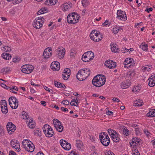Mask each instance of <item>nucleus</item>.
<instances>
[{"label":"nucleus","mask_w":155,"mask_h":155,"mask_svg":"<svg viewBox=\"0 0 155 155\" xmlns=\"http://www.w3.org/2000/svg\"><path fill=\"white\" fill-rule=\"evenodd\" d=\"M10 144L13 148L15 149V150L18 152L20 151V146L18 141L15 140H12L10 143Z\"/></svg>","instance_id":"nucleus-11"},{"label":"nucleus","mask_w":155,"mask_h":155,"mask_svg":"<svg viewBox=\"0 0 155 155\" xmlns=\"http://www.w3.org/2000/svg\"><path fill=\"white\" fill-rule=\"evenodd\" d=\"M76 144L77 148L79 150L81 148L83 145V143L80 140H77L76 141Z\"/></svg>","instance_id":"nucleus-33"},{"label":"nucleus","mask_w":155,"mask_h":155,"mask_svg":"<svg viewBox=\"0 0 155 155\" xmlns=\"http://www.w3.org/2000/svg\"><path fill=\"white\" fill-rule=\"evenodd\" d=\"M134 142L135 143H137V145H140V139H138V138L135 137L133 138L132 139V140H134Z\"/></svg>","instance_id":"nucleus-44"},{"label":"nucleus","mask_w":155,"mask_h":155,"mask_svg":"<svg viewBox=\"0 0 155 155\" xmlns=\"http://www.w3.org/2000/svg\"><path fill=\"white\" fill-rule=\"evenodd\" d=\"M5 106H7L6 102L5 100H2L1 102V107H3Z\"/></svg>","instance_id":"nucleus-49"},{"label":"nucleus","mask_w":155,"mask_h":155,"mask_svg":"<svg viewBox=\"0 0 155 155\" xmlns=\"http://www.w3.org/2000/svg\"><path fill=\"white\" fill-rule=\"evenodd\" d=\"M136 74V71L134 69L128 71L126 75V76L128 78H130V79L134 77Z\"/></svg>","instance_id":"nucleus-22"},{"label":"nucleus","mask_w":155,"mask_h":155,"mask_svg":"<svg viewBox=\"0 0 155 155\" xmlns=\"http://www.w3.org/2000/svg\"><path fill=\"white\" fill-rule=\"evenodd\" d=\"M106 81L105 76L98 75L95 76L93 79L92 83L94 86L99 87L104 85Z\"/></svg>","instance_id":"nucleus-1"},{"label":"nucleus","mask_w":155,"mask_h":155,"mask_svg":"<svg viewBox=\"0 0 155 155\" xmlns=\"http://www.w3.org/2000/svg\"><path fill=\"white\" fill-rule=\"evenodd\" d=\"M26 123L28 124V126L30 128H33L35 126V122L33 121L32 119L31 118L27 119L26 120Z\"/></svg>","instance_id":"nucleus-19"},{"label":"nucleus","mask_w":155,"mask_h":155,"mask_svg":"<svg viewBox=\"0 0 155 155\" xmlns=\"http://www.w3.org/2000/svg\"><path fill=\"white\" fill-rule=\"evenodd\" d=\"M108 137H109L108 135H106L105 136L102 135H99V138L101 142L105 139V138H107Z\"/></svg>","instance_id":"nucleus-48"},{"label":"nucleus","mask_w":155,"mask_h":155,"mask_svg":"<svg viewBox=\"0 0 155 155\" xmlns=\"http://www.w3.org/2000/svg\"><path fill=\"white\" fill-rule=\"evenodd\" d=\"M47 9L45 8H42L40 10L38 11L37 12L38 15L43 14L46 12Z\"/></svg>","instance_id":"nucleus-41"},{"label":"nucleus","mask_w":155,"mask_h":155,"mask_svg":"<svg viewBox=\"0 0 155 155\" xmlns=\"http://www.w3.org/2000/svg\"><path fill=\"white\" fill-rule=\"evenodd\" d=\"M59 63L57 61L52 62L51 64V68L54 71H58L60 69Z\"/></svg>","instance_id":"nucleus-17"},{"label":"nucleus","mask_w":155,"mask_h":155,"mask_svg":"<svg viewBox=\"0 0 155 155\" xmlns=\"http://www.w3.org/2000/svg\"><path fill=\"white\" fill-rule=\"evenodd\" d=\"M143 103L142 100H138L134 101V105L135 106H141L142 105Z\"/></svg>","instance_id":"nucleus-30"},{"label":"nucleus","mask_w":155,"mask_h":155,"mask_svg":"<svg viewBox=\"0 0 155 155\" xmlns=\"http://www.w3.org/2000/svg\"><path fill=\"white\" fill-rule=\"evenodd\" d=\"M104 65L110 69H113L116 66V63L112 60H108L105 62Z\"/></svg>","instance_id":"nucleus-14"},{"label":"nucleus","mask_w":155,"mask_h":155,"mask_svg":"<svg viewBox=\"0 0 155 155\" xmlns=\"http://www.w3.org/2000/svg\"><path fill=\"white\" fill-rule=\"evenodd\" d=\"M31 143V142L27 139L24 140L22 142L23 146L25 149L26 147H27L28 144H30Z\"/></svg>","instance_id":"nucleus-31"},{"label":"nucleus","mask_w":155,"mask_h":155,"mask_svg":"<svg viewBox=\"0 0 155 155\" xmlns=\"http://www.w3.org/2000/svg\"><path fill=\"white\" fill-rule=\"evenodd\" d=\"M147 115L150 117H155V109L150 110L149 112L147 114Z\"/></svg>","instance_id":"nucleus-35"},{"label":"nucleus","mask_w":155,"mask_h":155,"mask_svg":"<svg viewBox=\"0 0 155 155\" xmlns=\"http://www.w3.org/2000/svg\"><path fill=\"white\" fill-rule=\"evenodd\" d=\"M111 138L113 141L116 143L119 142L120 139L119 135L117 133H115L114 135Z\"/></svg>","instance_id":"nucleus-24"},{"label":"nucleus","mask_w":155,"mask_h":155,"mask_svg":"<svg viewBox=\"0 0 155 155\" xmlns=\"http://www.w3.org/2000/svg\"><path fill=\"white\" fill-rule=\"evenodd\" d=\"M110 46L111 50L113 52L117 53L119 51V49L117 47L116 45L111 44Z\"/></svg>","instance_id":"nucleus-27"},{"label":"nucleus","mask_w":155,"mask_h":155,"mask_svg":"<svg viewBox=\"0 0 155 155\" xmlns=\"http://www.w3.org/2000/svg\"><path fill=\"white\" fill-rule=\"evenodd\" d=\"M117 17L119 19L123 21H125L127 19L125 12L120 10H118L117 12Z\"/></svg>","instance_id":"nucleus-9"},{"label":"nucleus","mask_w":155,"mask_h":155,"mask_svg":"<svg viewBox=\"0 0 155 155\" xmlns=\"http://www.w3.org/2000/svg\"><path fill=\"white\" fill-rule=\"evenodd\" d=\"M72 4L70 2L64 3L61 5V10L64 12L69 11L71 8Z\"/></svg>","instance_id":"nucleus-10"},{"label":"nucleus","mask_w":155,"mask_h":155,"mask_svg":"<svg viewBox=\"0 0 155 155\" xmlns=\"http://www.w3.org/2000/svg\"><path fill=\"white\" fill-rule=\"evenodd\" d=\"M62 103L63 104L66 105H68L69 104V102L67 100H63L62 101Z\"/></svg>","instance_id":"nucleus-61"},{"label":"nucleus","mask_w":155,"mask_h":155,"mask_svg":"<svg viewBox=\"0 0 155 155\" xmlns=\"http://www.w3.org/2000/svg\"><path fill=\"white\" fill-rule=\"evenodd\" d=\"M130 85V81L126 82L124 81L122 82L121 84V87L122 89H126L128 88Z\"/></svg>","instance_id":"nucleus-23"},{"label":"nucleus","mask_w":155,"mask_h":155,"mask_svg":"<svg viewBox=\"0 0 155 155\" xmlns=\"http://www.w3.org/2000/svg\"><path fill=\"white\" fill-rule=\"evenodd\" d=\"M102 144L106 147L108 146L110 143V139L109 137L105 138L104 140L101 141Z\"/></svg>","instance_id":"nucleus-28"},{"label":"nucleus","mask_w":155,"mask_h":155,"mask_svg":"<svg viewBox=\"0 0 155 155\" xmlns=\"http://www.w3.org/2000/svg\"><path fill=\"white\" fill-rule=\"evenodd\" d=\"M82 4L83 7H86L89 5L88 1L87 0H83L82 1Z\"/></svg>","instance_id":"nucleus-45"},{"label":"nucleus","mask_w":155,"mask_h":155,"mask_svg":"<svg viewBox=\"0 0 155 155\" xmlns=\"http://www.w3.org/2000/svg\"><path fill=\"white\" fill-rule=\"evenodd\" d=\"M76 54V52L74 50H71L70 53V55L71 57H73Z\"/></svg>","instance_id":"nucleus-56"},{"label":"nucleus","mask_w":155,"mask_h":155,"mask_svg":"<svg viewBox=\"0 0 155 155\" xmlns=\"http://www.w3.org/2000/svg\"><path fill=\"white\" fill-rule=\"evenodd\" d=\"M134 141H135V140H131L129 143L130 146L131 147L133 146V148H134L137 146V143H135L134 142Z\"/></svg>","instance_id":"nucleus-54"},{"label":"nucleus","mask_w":155,"mask_h":155,"mask_svg":"<svg viewBox=\"0 0 155 155\" xmlns=\"http://www.w3.org/2000/svg\"><path fill=\"white\" fill-rule=\"evenodd\" d=\"M21 71L26 74L31 73L34 69L33 66L31 65L25 64L22 66L21 68Z\"/></svg>","instance_id":"nucleus-7"},{"label":"nucleus","mask_w":155,"mask_h":155,"mask_svg":"<svg viewBox=\"0 0 155 155\" xmlns=\"http://www.w3.org/2000/svg\"><path fill=\"white\" fill-rule=\"evenodd\" d=\"M15 125L11 122H9L6 125V127L8 129L9 127H15Z\"/></svg>","instance_id":"nucleus-51"},{"label":"nucleus","mask_w":155,"mask_h":155,"mask_svg":"<svg viewBox=\"0 0 155 155\" xmlns=\"http://www.w3.org/2000/svg\"><path fill=\"white\" fill-rule=\"evenodd\" d=\"M1 110L3 113L6 114L8 112L7 107L6 106H4L3 107H1Z\"/></svg>","instance_id":"nucleus-47"},{"label":"nucleus","mask_w":155,"mask_h":155,"mask_svg":"<svg viewBox=\"0 0 155 155\" xmlns=\"http://www.w3.org/2000/svg\"><path fill=\"white\" fill-rule=\"evenodd\" d=\"M54 126L55 129L58 131L61 132L63 131L64 127L61 123L58 124H54Z\"/></svg>","instance_id":"nucleus-26"},{"label":"nucleus","mask_w":155,"mask_h":155,"mask_svg":"<svg viewBox=\"0 0 155 155\" xmlns=\"http://www.w3.org/2000/svg\"><path fill=\"white\" fill-rule=\"evenodd\" d=\"M122 129L123 131V134L126 136H128L129 135V131L127 127H124Z\"/></svg>","instance_id":"nucleus-36"},{"label":"nucleus","mask_w":155,"mask_h":155,"mask_svg":"<svg viewBox=\"0 0 155 155\" xmlns=\"http://www.w3.org/2000/svg\"><path fill=\"white\" fill-rule=\"evenodd\" d=\"M143 68L142 70H143L144 72L146 71H149L150 70L151 68L150 67L148 66V65H147V66L144 67L143 68Z\"/></svg>","instance_id":"nucleus-55"},{"label":"nucleus","mask_w":155,"mask_h":155,"mask_svg":"<svg viewBox=\"0 0 155 155\" xmlns=\"http://www.w3.org/2000/svg\"><path fill=\"white\" fill-rule=\"evenodd\" d=\"M21 116L22 118L26 120H27V119H28L29 118L31 117H29L28 116V114L27 112L24 111L21 112Z\"/></svg>","instance_id":"nucleus-32"},{"label":"nucleus","mask_w":155,"mask_h":155,"mask_svg":"<svg viewBox=\"0 0 155 155\" xmlns=\"http://www.w3.org/2000/svg\"><path fill=\"white\" fill-rule=\"evenodd\" d=\"M91 39L94 41L98 42L101 40L102 36L100 34L99 31L96 30L92 31L90 35Z\"/></svg>","instance_id":"nucleus-4"},{"label":"nucleus","mask_w":155,"mask_h":155,"mask_svg":"<svg viewBox=\"0 0 155 155\" xmlns=\"http://www.w3.org/2000/svg\"><path fill=\"white\" fill-rule=\"evenodd\" d=\"M131 63L132 65H134L135 63L133 60V59H131L130 58H126L124 62V66L125 68H126L125 66H128L129 64Z\"/></svg>","instance_id":"nucleus-20"},{"label":"nucleus","mask_w":155,"mask_h":155,"mask_svg":"<svg viewBox=\"0 0 155 155\" xmlns=\"http://www.w3.org/2000/svg\"><path fill=\"white\" fill-rule=\"evenodd\" d=\"M16 127L15 126V127H9L7 130L8 131V133L9 134H11L12 132H14L16 130Z\"/></svg>","instance_id":"nucleus-42"},{"label":"nucleus","mask_w":155,"mask_h":155,"mask_svg":"<svg viewBox=\"0 0 155 155\" xmlns=\"http://www.w3.org/2000/svg\"><path fill=\"white\" fill-rule=\"evenodd\" d=\"M149 81L148 85L150 87H153L155 85V75L151 76L148 79Z\"/></svg>","instance_id":"nucleus-18"},{"label":"nucleus","mask_w":155,"mask_h":155,"mask_svg":"<svg viewBox=\"0 0 155 155\" xmlns=\"http://www.w3.org/2000/svg\"><path fill=\"white\" fill-rule=\"evenodd\" d=\"M129 50H128V49H127L126 48H122V50H121L122 52L125 53L126 52H127Z\"/></svg>","instance_id":"nucleus-64"},{"label":"nucleus","mask_w":155,"mask_h":155,"mask_svg":"<svg viewBox=\"0 0 155 155\" xmlns=\"http://www.w3.org/2000/svg\"><path fill=\"white\" fill-rule=\"evenodd\" d=\"M52 49L51 47L46 48L43 52V55L45 58H48L52 56Z\"/></svg>","instance_id":"nucleus-12"},{"label":"nucleus","mask_w":155,"mask_h":155,"mask_svg":"<svg viewBox=\"0 0 155 155\" xmlns=\"http://www.w3.org/2000/svg\"><path fill=\"white\" fill-rule=\"evenodd\" d=\"M79 15L75 12L70 13L67 18V22L70 24H74L79 21Z\"/></svg>","instance_id":"nucleus-3"},{"label":"nucleus","mask_w":155,"mask_h":155,"mask_svg":"<svg viewBox=\"0 0 155 155\" xmlns=\"http://www.w3.org/2000/svg\"><path fill=\"white\" fill-rule=\"evenodd\" d=\"M54 84L55 87H63V88H65L66 86L63 84L61 83L57 82L56 81H54Z\"/></svg>","instance_id":"nucleus-34"},{"label":"nucleus","mask_w":155,"mask_h":155,"mask_svg":"<svg viewBox=\"0 0 155 155\" xmlns=\"http://www.w3.org/2000/svg\"><path fill=\"white\" fill-rule=\"evenodd\" d=\"M53 122L54 123V124H61L60 121L59 120L57 119H54V120Z\"/></svg>","instance_id":"nucleus-62"},{"label":"nucleus","mask_w":155,"mask_h":155,"mask_svg":"<svg viewBox=\"0 0 155 155\" xmlns=\"http://www.w3.org/2000/svg\"><path fill=\"white\" fill-rule=\"evenodd\" d=\"M8 1L10 2L11 1H13V3L14 4H16L20 3L22 0H7Z\"/></svg>","instance_id":"nucleus-52"},{"label":"nucleus","mask_w":155,"mask_h":155,"mask_svg":"<svg viewBox=\"0 0 155 155\" xmlns=\"http://www.w3.org/2000/svg\"><path fill=\"white\" fill-rule=\"evenodd\" d=\"M43 132L47 137H50L54 134L53 129L48 124H45L43 127Z\"/></svg>","instance_id":"nucleus-5"},{"label":"nucleus","mask_w":155,"mask_h":155,"mask_svg":"<svg viewBox=\"0 0 155 155\" xmlns=\"http://www.w3.org/2000/svg\"><path fill=\"white\" fill-rule=\"evenodd\" d=\"M57 2V0H47L45 3L48 5H54Z\"/></svg>","instance_id":"nucleus-25"},{"label":"nucleus","mask_w":155,"mask_h":155,"mask_svg":"<svg viewBox=\"0 0 155 155\" xmlns=\"http://www.w3.org/2000/svg\"><path fill=\"white\" fill-rule=\"evenodd\" d=\"M35 19H37L39 21H41V22H42V23L43 22V21L44 20V18L42 17H38L36 18Z\"/></svg>","instance_id":"nucleus-60"},{"label":"nucleus","mask_w":155,"mask_h":155,"mask_svg":"<svg viewBox=\"0 0 155 155\" xmlns=\"http://www.w3.org/2000/svg\"><path fill=\"white\" fill-rule=\"evenodd\" d=\"M141 87L139 86H137L135 87H134L132 90V91L134 93H136L138 91H140V89Z\"/></svg>","instance_id":"nucleus-46"},{"label":"nucleus","mask_w":155,"mask_h":155,"mask_svg":"<svg viewBox=\"0 0 155 155\" xmlns=\"http://www.w3.org/2000/svg\"><path fill=\"white\" fill-rule=\"evenodd\" d=\"M90 70L89 68H84L80 70L77 74V78L80 81L85 80L90 75Z\"/></svg>","instance_id":"nucleus-2"},{"label":"nucleus","mask_w":155,"mask_h":155,"mask_svg":"<svg viewBox=\"0 0 155 155\" xmlns=\"http://www.w3.org/2000/svg\"><path fill=\"white\" fill-rule=\"evenodd\" d=\"M108 133L109 134L110 136L112 137L114 135V134L116 133L117 132L115 130L111 129H109L108 130Z\"/></svg>","instance_id":"nucleus-40"},{"label":"nucleus","mask_w":155,"mask_h":155,"mask_svg":"<svg viewBox=\"0 0 155 155\" xmlns=\"http://www.w3.org/2000/svg\"><path fill=\"white\" fill-rule=\"evenodd\" d=\"M13 90H15L17 91H18V87L15 86L12 87H11V89H10V90L12 91H13Z\"/></svg>","instance_id":"nucleus-63"},{"label":"nucleus","mask_w":155,"mask_h":155,"mask_svg":"<svg viewBox=\"0 0 155 155\" xmlns=\"http://www.w3.org/2000/svg\"><path fill=\"white\" fill-rule=\"evenodd\" d=\"M43 25L42 22L38 21L37 19H35L33 22V27L37 29L41 28Z\"/></svg>","instance_id":"nucleus-16"},{"label":"nucleus","mask_w":155,"mask_h":155,"mask_svg":"<svg viewBox=\"0 0 155 155\" xmlns=\"http://www.w3.org/2000/svg\"><path fill=\"white\" fill-rule=\"evenodd\" d=\"M106 155H115L110 150L107 151L105 153Z\"/></svg>","instance_id":"nucleus-57"},{"label":"nucleus","mask_w":155,"mask_h":155,"mask_svg":"<svg viewBox=\"0 0 155 155\" xmlns=\"http://www.w3.org/2000/svg\"><path fill=\"white\" fill-rule=\"evenodd\" d=\"M66 144L67 145H66V146L64 147V149L66 150H69L71 148V145L68 142Z\"/></svg>","instance_id":"nucleus-50"},{"label":"nucleus","mask_w":155,"mask_h":155,"mask_svg":"<svg viewBox=\"0 0 155 155\" xmlns=\"http://www.w3.org/2000/svg\"><path fill=\"white\" fill-rule=\"evenodd\" d=\"M28 145L27 147H26L25 148V150L28 152H33L35 148L34 144L31 143L28 144Z\"/></svg>","instance_id":"nucleus-21"},{"label":"nucleus","mask_w":155,"mask_h":155,"mask_svg":"<svg viewBox=\"0 0 155 155\" xmlns=\"http://www.w3.org/2000/svg\"><path fill=\"white\" fill-rule=\"evenodd\" d=\"M110 25V23L107 20H106L102 24V25L103 26L108 25L109 26Z\"/></svg>","instance_id":"nucleus-58"},{"label":"nucleus","mask_w":155,"mask_h":155,"mask_svg":"<svg viewBox=\"0 0 155 155\" xmlns=\"http://www.w3.org/2000/svg\"><path fill=\"white\" fill-rule=\"evenodd\" d=\"M140 48L143 50L144 51H147L148 49V45L147 44L143 45L142 44L140 45Z\"/></svg>","instance_id":"nucleus-39"},{"label":"nucleus","mask_w":155,"mask_h":155,"mask_svg":"<svg viewBox=\"0 0 155 155\" xmlns=\"http://www.w3.org/2000/svg\"><path fill=\"white\" fill-rule=\"evenodd\" d=\"M71 70L69 68H66L64 71L63 73L62 74L63 79L66 80L69 78Z\"/></svg>","instance_id":"nucleus-15"},{"label":"nucleus","mask_w":155,"mask_h":155,"mask_svg":"<svg viewBox=\"0 0 155 155\" xmlns=\"http://www.w3.org/2000/svg\"><path fill=\"white\" fill-rule=\"evenodd\" d=\"M67 142L64 140H61L60 141V143L61 146L64 149V147L66 146V144H67Z\"/></svg>","instance_id":"nucleus-43"},{"label":"nucleus","mask_w":155,"mask_h":155,"mask_svg":"<svg viewBox=\"0 0 155 155\" xmlns=\"http://www.w3.org/2000/svg\"><path fill=\"white\" fill-rule=\"evenodd\" d=\"M122 28L120 27H115L113 28L112 31L114 34H117L119 31L122 30Z\"/></svg>","instance_id":"nucleus-37"},{"label":"nucleus","mask_w":155,"mask_h":155,"mask_svg":"<svg viewBox=\"0 0 155 155\" xmlns=\"http://www.w3.org/2000/svg\"><path fill=\"white\" fill-rule=\"evenodd\" d=\"M9 105L11 107L14 109H16L18 106V101L14 97H10L8 100Z\"/></svg>","instance_id":"nucleus-8"},{"label":"nucleus","mask_w":155,"mask_h":155,"mask_svg":"<svg viewBox=\"0 0 155 155\" xmlns=\"http://www.w3.org/2000/svg\"><path fill=\"white\" fill-rule=\"evenodd\" d=\"M2 57L4 59L6 60H9L11 59L12 56L10 54L6 53H3L2 54Z\"/></svg>","instance_id":"nucleus-29"},{"label":"nucleus","mask_w":155,"mask_h":155,"mask_svg":"<svg viewBox=\"0 0 155 155\" xmlns=\"http://www.w3.org/2000/svg\"><path fill=\"white\" fill-rule=\"evenodd\" d=\"M58 52V57L61 59L63 58L65 52V49L62 47H60L57 50Z\"/></svg>","instance_id":"nucleus-13"},{"label":"nucleus","mask_w":155,"mask_h":155,"mask_svg":"<svg viewBox=\"0 0 155 155\" xmlns=\"http://www.w3.org/2000/svg\"><path fill=\"white\" fill-rule=\"evenodd\" d=\"M3 48L4 51L6 52H9L11 50L10 47L8 46H5Z\"/></svg>","instance_id":"nucleus-53"},{"label":"nucleus","mask_w":155,"mask_h":155,"mask_svg":"<svg viewBox=\"0 0 155 155\" xmlns=\"http://www.w3.org/2000/svg\"><path fill=\"white\" fill-rule=\"evenodd\" d=\"M94 57V54L93 52L91 51H88L84 54L82 59L84 61L87 62L91 61Z\"/></svg>","instance_id":"nucleus-6"},{"label":"nucleus","mask_w":155,"mask_h":155,"mask_svg":"<svg viewBox=\"0 0 155 155\" xmlns=\"http://www.w3.org/2000/svg\"><path fill=\"white\" fill-rule=\"evenodd\" d=\"M10 71V69L9 67H5L3 68L1 70V71L4 74H6Z\"/></svg>","instance_id":"nucleus-38"},{"label":"nucleus","mask_w":155,"mask_h":155,"mask_svg":"<svg viewBox=\"0 0 155 155\" xmlns=\"http://www.w3.org/2000/svg\"><path fill=\"white\" fill-rule=\"evenodd\" d=\"M4 134V131L3 127L0 125V135H3Z\"/></svg>","instance_id":"nucleus-59"}]
</instances>
